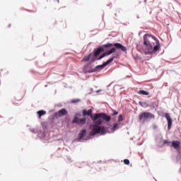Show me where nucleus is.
<instances>
[{
  "instance_id": "nucleus-1",
  "label": "nucleus",
  "mask_w": 181,
  "mask_h": 181,
  "mask_svg": "<svg viewBox=\"0 0 181 181\" xmlns=\"http://www.w3.org/2000/svg\"><path fill=\"white\" fill-rule=\"evenodd\" d=\"M144 45L146 46V54H155L160 50V42L155 35L145 34L143 37Z\"/></svg>"
},
{
  "instance_id": "nucleus-2",
  "label": "nucleus",
  "mask_w": 181,
  "mask_h": 181,
  "mask_svg": "<svg viewBox=\"0 0 181 181\" xmlns=\"http://www.w3.org/2000/svg\"><path fill=\"white\" fill-rule=\"evenodd\" d=\"M115 57H112V58L109 59L107 62H104L102 65H98L95 67V69H90V64H86L83 67L84 73H95V71H98V70H103L106 66H108L110 63H112Z\"/></svg>"
},
{
  "instance_id": "nucleus-3",
  "label": "nucleus",
  "mask_w": 181,
  "mask_h": 181,
  "mask_svg": "<svg viewBox=\"0 0 181 181\" xmlns=\"http://www.w3.org/2000/svg\"><path fill=\"white\" fill-rule=\"evenodd\" d=\"M90 129H91L90 132V136H94V135H97V134H100V135L105 134V127L103 126L100 127V124H92L90 126Z\"/></svg>"
},
{
  "instance_id": "nucleus-4",
  "label": "nucleus",
  "mask_w": 181,
  "mask_h": 181,
  "mask_svg": "<svg viewBox=\"0 0 181 181\" xmlns=\"http://www.w3.org/2000/svg\"><path fill=\"white\" fill-rule=\"evenodd\" d=\"M151 118H155V115L149 112H144L139 116V121H145L148 119H151Z\"/></svg>"
},
{
  "instance_id": "nucleus-5",
  "label": "nucleus",
  "mask_w": 181,
  "mask_h": 181,
  "mask_svg": "<svg viewBox=\"0 0 181 181\" xmlns=\"http://www.w3.org/2000/svg\"><path fill=\"white\" fill-rule=\"evenodd\" d=\"M114 46L116 47V49H118L119 50H122V52H127V49L125 46L122 45V44L117 42L115 44L107 43L106 45H103V47H112Z\"/></svg>"
},
{
  "instance_id": "nucleus-6",
  "label": "nucleus",
  "mask_w": 181,
  "mask_h": 181,
  "mask_svg": "<svg viewBox=\"0 0 181 181\" xmlns=\"http://www.w3.org/2000/svg\"><path fill=\"white\" fill-rule=\"evenodd\" d=\"M101 114L100 113H96L93 116V115H90V118H92L93 121H96L95 124H97L98 125H101L103 124V119H100ZM98 119V120H97Z\"/></svg>"
},
{
  "instance_id": "nucleus-7",
  "label": "nucleus",
  "mask_w": 181,
  "mask_h": 181,
  "mask_svg": "<svg viewBox=\"0 0 181 181\" xmlns=\"http://www.w3.org/2000/svg\"><path fill=\"white\" fill-rule=\"evenodd\" d=\"M87 119L86 118L80 119L77 117H75L72 121V124H78V125H84Z\"/></svg>"
},
{
  "instance_id": "nucleus-8",
  "label": "nucleus",
  "mask_w": 181,
  "mask_h": 181,
  "mask_svg": "<svg viewBox=\"0 0 181 181\" xmlns=\"http://www.w3.org/2000/svg\"><path fill=\"white\" fill-rule=\"evenodd\" d=\"M90 63H94V62H95V57H94V54L90 53L87 56H85L83 59L82 62H90Z\"/></svg>"
},
{
  "instance_id": "nucleus-9",
  "label": "nucleus",
  "mask_w": 181,
  "mask_h": 181,
  "mask_svg": "<svg viewBox=\"0 0 181 181\" xmlns=\"http://www.w3.org/2000/svg\"><path fill=\"white\" fill-rule=\"evenodd\" d=\"M64 115H67V110L64 108L55 113L56 118H60V117H64Z\"/></svg>"
},
{
  "instance_id": "nucleus-10",
  "label": "nucleus",
  "mask_w": 181,
  "mask_h": 181,
  "mask_svg": "<svg viewBox=\"0 0 181 181\" xmlns=\"http://www.w3.org/2000/svg\"><path fill=\"white\" fill-rule=\"evenodd\" d=\"M100 119L105 121L106 122H110L111 121V116L107 115L105 113H100Z\"/></svg>"
},
{
  "instance_id": "nucleus-11",
  "label": "nucleus",
  "mask_w": 181,
  "mask_h": 181,
  "mask_svg": "<svg viewBox=\"0 0 181 181\" xmlns=\"http://www.w3.org/2000/svg\"><path fill=\"white\" fill-rule=\"evenodd\" d=\"M165 118L168 121V129L170 131V128H172V118H170V115L168 113H165Z\"/></svg>"
},
{
  "instance_id": "nucleus-12",
  "label": "nucleus",
  "mask_w": 181,
  "mask_h": 181,
  "mask_svg": "<svg viewBox=\"0 0 181 181\" xmlns=\"http://www.w3.org/2000/svg\"><path fill=\"white\" fill-rule=\"evenodd\" d=\"M171 146L174 148V149H176L177 151V149H179V148H180V141H173L171 142Z\"/></svg>"
},
{
  "instance_id": "nucleus-13",
  "label": "nucleus",
  "mask_w": 181,
  "mask_h": 181,
  "mask_svg": "<svg viewBox=\"0 0 181 181\" xmlns=\"http://www.w3.org/2000/svg\"><path fill=\"white\" fill-rule=\"evenodd\" d=\"M101 52H104V48L103 47L98 48L96 51H95V53L93 54L94 57H97L100 56V54L101 53Z\"/></svg>"
},
{
  "instance_id": "nucleus-14",
  "label": "nucleus",
  "mask_w": 181,
  "mask_h": 181,
  "mask_svg": "<svg viewBox=\"0 0 181 181\" xmlns=\"http://www.w3.org/2000/svg\"><path fill=\"white\" fill-rule=\"evenodd\" d=\"M93 114V110L91 109H89L88 111L86 110H83V117H86V115H88V116H91Z\"/></svg>"
},
{
  "instance_id": "nucleus-15",
  "label": "nucleus",
  "mask_w": 181,
  "mask_h": 181,
  "mask_svg": "<svg viewBox=\"0 0 181 181\" xmlns=\"http://www.w3.org/2000/svg\"><path fill=\"white\" fill-rule=\"evenodd\" d=\"M86 134H87V131H86V129L81 130L79 133V139H83V138L86 136Z\"/></svg>"
},
{
  "instance_id": "nucleus-16",
  "label": "nucleus",
  "mask_w": 181,
  "mask_h": 181,
  "mask_svg": "<svg viewBox=\"0 0 181 181\" xmlns=\"http://www.w3.org/2000/svg\"><path fill=\"white\" fill-rule=\"evenodd\" d=\"M139 105H141V107H143L144 108H147V107H149V105L146 102H139Z\"/></svg>"
},
{
  "instance_id": "nucleus-17",
  "label": "nucleus",
  "mask_w": 181,
  "mask_h": 181,
  "mask_svg": "<svg viewBox=\"0 0 181 181\" xmlns=\"http://www.w3.org/2000/svg\"><path fill=\"white\" fill-rule=\"evenodd\" d=\"M37 114L39 115V118H42V115H46V111L39 110Z\"/></svg>"
},
{
  "instance_id": "nucleus-18",
  "label": "nucleus",
  "mask_w": 181,
  "mask_h": 181,
  "mask_svg": "<svg viewBox=\"0 0 181 181\" xmlns=\"http://www.w3.org/2000/svg\"><path fill=\"white\" fill-rule=\"evenodd\" d=\"M139 94L141 95H149V92H146V90H139Z\"/></svg>"
},
{
  "instance_id": "nucleus-19",
  "label": "nucleus",
  "mask_w": 181,
  "mask_h": 181,
  "mask_svg": "<svg viewBox=\"0 0 181 181\" xmlns=\"http://www.w3.org/2000/svg\"><path fill=\"white\" fill-rule=\"evenodd\" d=\"M115 52H117V49L115 47H113L110 50H109V53H110V54H112V53H115Z\"/></svg>"
},
{
  "instance_id": "nucleus-20",
  "label": "nucleus",
  "mask_w": 181,
  "mask_h": 181,
  "mask_svg": "<svg viewBox=\"0 0 181 181\" xmlns=\"http://www.w3.org/2000/svg\"><path fill=\"white\" fill-rule=\"evenodd\" d=\"M71 103H72V104H76L77 103H80V99H73Z\"/></svg>"
},
{
  "instance_id": "nucleus-21",
  "label": "nucleus",
  "mask_w": 181,
  "mask_h": 181,
  "mask_svg": "<svg viewBox=\"0 0 181 181\" xmlns=\"http://www.w3.org/2000/svg\"><path fill=\"white\" fill-rule=\"evenodd\" d=\"M118 121L119 122H122V121H124V117H122V115H119L118 117Z\"/></svg>"
},
{
  "instance_id": "nucleus-22",
  "label": "nucleus",
  "mask_w": 181,
  "mask_h": 181,
  "mask_svg": "<svg viewBox=\"0 0 181 181\" xmlns=\"http://www.w3.org/2000/svg\"><path fill=\"white\" fill-rule=\"evenodd\" d=\"M113 131H115L116 129H118V124H114L112 127Z\"/></svg>"
},
{
  "instance_id": "nucleus-23",
  "label": "nucleus",
  "mask_w": 181,
  "mask_h": 181,
  "mask_svg": "<svg viewBox=\"0 0 181 181\" xmlns=\"http://www.w3.org/2000/svg\"><path fill=\"white\" fill-rule=\"evenodd\" d=\"M124 163L125 165H129V163H130L129 160H128V159H124Z\"/></svg>"
},
{
  "instance_id": "nucleus-24",
  "label": "nucleus",
  "mask_w": 181,
  "mask_h": 181,
  "mask_svg": "<svg viewBox=\"0 0 181 181\" xmlns=\"http://www.w3.org/2000/svg\"><path fill=\"white\" fill-rule=\"evenodd\" d=\"M110 54H111L110 53V51H107V52H105V53H103V56H105H105H110Z\"/></svg>"
},
{
  "instance_id": "nucleus-25",
  "label": "nucleus",
  "mask_w": 181,
  "mask_h": 181,
  "mask_svg": "<svg viewBox=\"0 0 181 181\" xmlns=\"http://www.w3.org/2000/svg\"><path fill=\"white\" fill-rule=\"evenodd\" d=\"M163 144H164V145H166V144H172V142H170L168 140H164Z\"/></svg>"
},
{
  "instance_id": "nucleus-26",
  "label": "nucleus",
  "mask_w": 181,
  "mask_h": 181,
  "mask_svg": "<svg viewBox=\"0 0 181 181\" xmlns=\"http://www.w3.org/2000/svg\"><path fill=\"white\" fill-rule=\"evenodd\" d=\"M103 57H105L104 54L100 55V57L97 59V60H101V59H103Z\"/></svg>"
},
{
  "instance_id": "nucleus-27",
  "label": "nucleus",
  "mask_w": 181,
  "mask_h": 181,
  "mask_svg": "<svg viewBox=\"0 0 181 181\" xmlns=\"http://www.w3.org/2000/svg\"><path fill=\"white\" fill-rule=\"evenodd\" d=\"M112 115H113V116H114V115H118V112H114L113 114H112Z\"/></svg>"
},
{
  "instance_id": "nucleus-28",
  "label": "nucleus",
  "mask_w": 181,
  "mask_h": 181,
  "mask_svg": "<svg viewBox=\"0 0 181 181\" xmlns=\"http://www.w3.org/2000/svg\"><path fill=\"white\" fill-rule=\"evenodd\" d=\"M67 160H69V162H71V158H67Z\"/></svg>"
},
{
  "instance_id": "nucleus-29",
  "label": "nucleus",
  "mask_w": 181,
  "mask_h": 181,
  "mask_svg": "<svg viewBox=\"0 0 181 181\" xmlns=\"http://www.w3.org/2000/svg\"><path fill=\"white\" fill-rule=\"evenodd\" d=\"M100 91H101V90H97L96 93H100Z\"/></svg>"
}]
</instances>
